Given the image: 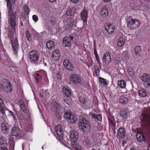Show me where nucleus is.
<instances>
[{
	"label": "nucleus",
	"mask_w": 150,
	"mask_h": 150,
	"mask_svg": "<svg viewBox=\"0 0 150 150\" xmlns=\"http://www.w3.org/2000/svg\"><path fill=\"white\" fill-rule=\"evenodd\" d=\"M8 24L9 26H10L12 29H10L8 30V34L9 33L15 34V33L16 27L18 24V19L17 17L16 13V12H13L12 10V11L10 13L8 11Z\"/></svg>",
	"instance_id": "f257e3e1"
},
{
	"label": "nucleus",
	"mask_w": 150,
	"mask_h": 150,
	"mask_svg": "<svg viewBox=\"0 0 150 150\" xmlns=\"http://www.w3.org/2000/svg\"><path fill=\"white\" fill-rule=\"evenodd\" d=\"M8 38L10 39L11 45L13 54L17 55L19 48V45L18 38L14 37V34H8Z\"/></svg>",
	"instance_id": "f03ea898"
},
{
	"label": "nucleus",
	"mask_w": 150,
	"mask_h": 150,
	"mask_svg": "<svg viewBox=\"0 0 150 150\" xmlns=\"http://www.w3.org/2000/svg\"><path fill=\"white\" fill-rule=\"evenodd\" d=\"M12 91L11 84L6 79H3L0 83V91H5L7 93L11 92Z\"/></svg>",
	"instance_id": "7ed1b4c3"
},
{
	"label": "nucleus",
	"mask_w": 150,
	"mask_h": 150,
	"mask_svg": "<svg viewBox=\"0 0 150 150\" xmlns=\"http://www.w3.org/2000/svg\"><path fill=\"white\" fill-rule=\"evenodd\" d=\"M126 19L127 25L128 27L132 29L138 27L140 23L138 20L136 19H133L130 16H128L125 18Z\"/></svg>",
	"instance_id": "20e7f679"
},
{
	"label": "nucleus",
	"mask_w": 150,
	"mask_h": 150,
	"mask_svg": "<svg viewBox=\"0 0 150 150\" xmlns=\"http://www.w3.org/2000/svg\"><path fill=\"white\" fill-rule=\"evenodd\" d=\"M79 128L84 132H88L90 130V124L88 121L84 118L80 119L79 122Z\"/></svg>",
	"instance_id": "39448f33"
},
{
	"label": "nucleus",
	"mask_w": 150,
	"mask_h": 150,
	"mask_svg": "<svg viewBox=\"0 0 150 150\" xmlns=\"http://www.w3.org/2000/svg\"><path fill=\"white\" fill-rule=\"evenodd\" d=\"M29 58L30 61L35 64L36 66L38 64L37 62L39 57L38 52L35 50L31 51L29 53Z\"/></svg>",
	"instance_id": "423d86ee"
},
{
	"label": "nucleus",
	"mask_w": 150,
	"mask_h": 150,
	"mask_svg": "<svg viewBox=\"0 0 150 150\" xmlns=\"http://www.w3.org/2000/svg\"><path fill=\"white\" fill-rule=\"evenodd\" d=\"M55 131L57 136L61 139V142L64 143L65 141L63 138V130L62 126L59 125H57L55 127Z\"/></svg>",
	"instance_id": "0eeeda50"
},
{
	"label": "nucleus",
	"mask_w": 150,
	"mask_h": 150,
	"mask_svg": "<svg viewBox=\"0 0 150 150\" xmlns=\"http://www.w3.org/2000/svg\"><path fill=\"white\" fill-rule=\"evenodd\" d=\"M64 116L69 122L71 124L74 123L77 120V117L72 115L70 112H66L64 113Z\"/></svg>",
	"instance_id": "6e6552de"
},
{
	"label": "nucleus",
	"mask_w": 150,
	"mask_h": 150,
	"mask_svg": "<svg viewBox=\"0 0 150 150\" xmlns=\"http://www.w3.org/2000/svg\"><path fill=\"white\" fill-rule=\"evenodd\" d=\"M141 78L143 82L146 83V87L150 88V75L148 74H144L141 76Z\"/></svg>",
	"instance_id": "1a4fd4ad"
},
{
	"label": "nucleus",
	"mask_w": 150,
	"mask_h": 150,
	"mask_svg": "<svg viewBox=\"0 0 150 150\" xmlns=\"http://www.w3.org/2000/svg\"><path fill=\"white\" fill-rule=\"evenodd\" d=\"M0 121L2 122L1 125L2 131L4 133L7 134L8 133V128L7 127V122L4 121V118L2 117L0 118Z\"/></svg>",
	"instance_id": "9d476101"
},
{
	"label": "nucleus",
	"mask_w": 150,
	"mask_h": 150,
	"mask_svg": "<svg viewBox=\"0 0 150 150\" xmlns=\"http://www.w3.org/2000/svg\"><path fill=\"white\" fill-rule=\"evenodd\" d=\"M78 133L75 130H73L70 132V138L71 143H75L78 139Z\"/></svg>",
	"instance_id": "9b49d317"
},
{
	"label": "nucleus",
	"mask_w": 150,
	"mask_h": 150,
	"mask_svg": "<svg viewBox=\"0 0 150 150\" xmlns=\"http://www.w3.org/2000/svg\"><path fill=\"white\" fill-rule=\"evenodd\" d=\"M64 67L66 69L70 71H72L74 69L73 65L70 62L68 59H65L63 62Z\"/></svg>",
	"instance_id": "f8f14e48"
},
{
	"label": "nucleus",
	"mask_w": 150,
	"mask_h": 150,
	"mask_svg": "<svg viewBox=\"0 0 150 150\" xmlns=\"http://www.w3.org/2000/svg\"><path fill=\"white\" fill-rule=\"evenodd\" d=\"M70 80L74 83L78 84L81 82V78L78 74H72L70 76Z\"/></svg>",
	"instance_id": "ddd939ff"
},
{
	"label": "nucleus",
	"mask_w": 150,
	"mask_h": 150,
	"mask_svg": "<svg viewBox=\"0 0 150 150\" xmlns=\"http://www.w3.org/2000/svg\"><path fill=\"white\" fill-rule=\"evenodd\" d=\"M82 139L83 145L87 148L90 147L91 146V142L89 139V137L86 135H83Z\"/></svg>",
	"instance_id": "4468645a"
},
{
	"label": "nucleus",
	"mask_w": 150,
	"mask_h": 150,
	"mask_svg": "<svg viewBox=\"0 0 150 150\" xmlns=\"http://www.w3.org/2000/svg\"><path fill=\"white\" fill-rule=\"evenodd\" d=\"M88 10L86 9H83L80 13L81 16L84 22L87 23V19L88 17Z\"/></svg>",
	"instance_id": "2eb2a0df"
},
{
	"label": "nucleus",
	"mask_w": 150,
	"mask_h": 150,
	"mask_svg": "<svg viewBox=\"0 0 150 150\" xmlns=\"http://www.w3.org/2000/svg\"><path fill=\"white\" fill-rule=\"evenodd\" d=\"M21 131L19 128L13 127L12 128L11 131L12 135L15 137L19 136L21 133Z\"/></svg>",
	"instance_id": "dca6fc26"
},
{
	"label": "nucleus",
	"mask_w": 150,
	"mask_h": 150,
	"mask_svg": "<svg viewBox=\"0 0 150 150\" xmlns=\"http://www.w3.org/2000/svg\"><path fill=\"white\" fill-rule=\"evenodd\" d=\"M141 120L145 122L150 126V115L146 113H143L140 117Z\"/></svg>",
	"instance_id": "f3484780"
},
{
	"label": "nucleus",
	"mask_w": 150,
	"mask_h": 150,
	"mask_svg": "<svg viewBox=\"0 0 150 150\" xmlns=\"http://www.w3.org/2000/svg\"><path fill=\"white\" fill-rule=\"evenodd\" d=\"M101 16L103 18H105L109 14L108 9L106 6H103L101 11Z\"/></svg>",
	"instance_id": "a211bd4d"
},
{
	"label": "nucleus",
	"mask_w": 150,
	"mask_h": 150,
	"mask_svg": "<svg viewBox=\"0 0 150 150\" xmlns=\"http://www.w3.org/2000/svg\"><path fill=\"white\" fill-rule=\"evenodd\" d=\"M63 45L65 47H69L71 46V42L68 37H65L62 39Z\"/></svg>",
	"instance_id": "6ab92c4d"
},
{
	"label": "nucleus",
	"mask_w": 150,
	"mask_h": 150,
	"mask_svg": "<svg viewBox=\"0 0 150 150\" xmlns=\"http://www.w3.org/2000/svg\"><path fill=\"white\" fill-rule=\"evenodd\" d=\"M115 28V26L111 24H107L105 26V29L109 34L114 32Z\"/></svg>",
	"instance_id": "aec40b11"
},
{
	"label": "nucleus",
	"mask_w": 150,
	"mask_h": 150,
	"mask_svg": "<svg viewBox=\"0 0 150 150\" xmlns=\"http://www.w3.org/2000/svg\"><path fill=\"white\" fill-rule=\"evenodd\" d=\"M60 56V53L58 50H54L52 53V57L54 60H58Z\"/></svg>",
	"instance_id": "412c9836"
},
{
	"label": "nucleus",
	"mask_w": 150,
	"mask_h": 150,
	"mask_svg": "<svg viewBox=\"0 0 150 150\" xmlns=\"http://www.w3.org/2000/svg\"><path fill=\"white\" fill-rule=\"evenodd\" d=\"M63 94L67 97H69L71 95V91L70 89L66 87H63L62 88Z\"/></svg>",
	"instance_id": "4be33fe9"
},
{
	"label": "nucleus",
	"mask_w": 150,
	"mask_h": 150,
	"mask_svg": "<svg viewBox=\"0 0 150 150\" xmlns=\"http://www.w3.org/2000/svg\"><path fill=\"white\" fill-rule=\"evenodd\" d=\"M111 60L110 54L108 52L105 53L103 56V60L105 62L109 63Z\"/></svg>",
	"instance_id": "5701e85b"
},
{
	"label": "nucleus",
	"mask_w": 150,
	"mask_h": 150,
	"mask_svg": "<svg viewBox=\"0 0 150 150\" xmlns=\"http://www.w3.org/2000/svg\"><path fill=\"white\" fill-rule=\"evenodd\" d=\"M118 136L120 138H123L125 134V130L122 128H120L117 131Z\"/></svg>",
	"instance_id": "b1692460"
},
{
	"label": "nucleus",
	"mask_w": 150,
	"mask_h": 150,
	"mask_svg": "<svg viewBox=\"0 0 150 150\" xmlns=\"http://www.w3.org/2000/svg\"><path fill=\"white\" fill-rule=\"evenodd\" d=\"M137 140L140 142L144 141L145 140V136L140 133H137L136 135Z\"/></svg>",
	"instance_id": "393cba45"
},
{
	"label": "nucleus",
	"mask_w": 150,
	"mask_h": 150,
	"mask_svg": "<svg viewBox=\"0 0 150 150\" xmlns=\"http://www.w3.org/2000/svg\"><path fill=\"white\" fill-rule=\"evenodd\" d=\"M75 10L74 8L72 7L68 8L66 12L67 15L69 16H72L75 14Z\"/></svg>",
	"instance_id": "a878e982"
},
{
	"label": "nucleus",
	"mask_w": 150,
	"mask_h": 150,
	"mask_svg": "<svg viewBox=\"0 0 150 150\" xmlns=\"http://www.w3.org/2000/svg\"><path fill=\"white\" fill-rule=\"evenodd\" d=\"M109 125L111 126L112 127L115 128V126L116 122L113 117L110 118L108 117Z\"/></svg>",
	"instance_id": "bb28decb"
},
{
	"label": "nucleus",
	"mask_w": 150,
	"mask_h": 150,
	"mask_svg": "<svg viewBox=\"0 0 150 150\" xmlns=\"http://www.w3.org/2000/svg\"><path fill=\"white\" fill-rule=\"evenodd\" d=\"M6 110L4 106V102L0 97V111L2 114H5Z\"/></svg>",
	"instance_id": "cd10ccee"
},
{
	"label": "nucleus",
	"mask_w": 150,
	"mask_h": 150,
	"mask_svg": "<svg viewBox=\"0 0 150 150\" xmlns=\"http://www.w3.org/2000/svg\"><path fill=\"white\" fill-rule=\"evenodd\" d=\"M134 53L137 56H139L141 52V50L139 46H137L135 47L134 49Z\"/></svg>",
	"instance_id": "c85d7f7f"
},
{
	"label": "nucleus",
	"mask_w": 150,
	"mask_h": 150,
	"mask_svg": "<svg viewBox=\"0 0 150 150\" xmlns=\"http://www.w3.org/2000/svg\"><path fill=\"white\" fill-rule=\"evenodd\" d=\"M120 115L123 119H126L127 118L128 113L124 110H123L120 112Z\"/></svg>",
	"instance_id": "c756f323"
},
{
	"label": "nucleus",
	"mask_w": 150,
	"mask_h": 150,
	"mask_svg": "<svg viewBox=\"0 0 150 150\" xmlns=\"http://www.w3.org/2000/svg\"><path fill=\"white\" fill-rule=\"evenodd\" d=\"M53 107L55 110L59 111L61 107V105L57 102H54L53 103Z\"/></svg>",
	"instance_id": "7c9ffc66"
},
{
	"label": "nucleus",
	"mask_w": 150,
	"mask_h": 150,
	"mask_svg": "<svg viewBox=\"0 0 150 150\" xmlns=\"http://www.w3.org/2000/svg\"><path fill=\"white\" fill-rule=\"evenodd\" d=\"M125 42V39L122 37L120 38L117 42L118 45L120 47H122L124 44Z\"/></svg>",
	"instance_id": "2f4dec72"
},
{
	"label": "nucleus",
	"mask_w": 150,
	"mask_h": 150,
	"mask_svg": "<svg viewBox=\"0 0 150 150\" xmlns=\"http://www.w3.org/2000/svg\"><path fill=\"white\" fill-rule=\"evenodd\" d=\"M54 43L52 41H49L46 43V47L48 49H52L54 46Z\"/></svg>",
	"instance_id": "473e14b6"
},
{
	"label": "nucleus",
	"mask_w": 150,
	"mask_h": 150,
	"mask_svg": "<svg viewBox=\"0 0 150 150\" xmlns=\"http://www.w3.org/2000/svg\"><path fill=\"white\" fill-rule=\"evenodd\" d=\"M128 98L124 96H121L119 99L120 103L124 104L127 103L128 102Z\"/></svg>",
	"instance_id": "72a5a7b5"
},
{
	"label": "nucleus",
	"mask_w": 150,
	"mask_h": 150,
	"mask_svg": "<svg viewBox=\"0 0 150 150\" xmlns=\"http://www.w3.org/2000/svg\"><path fill=\"white\" fill-rule=\"evenodd\" d=\"M93 117L95 119H96L99 121H101L102 120V117L101 115L99 114H96L93 113L92 115Z\"/></svg>",
	"instance_id": "f704fd0d"
},
{
	"label": "nucleus",
	"mask_w": 150,
	"mask_h": 150,
	"mask_svg": "<svg viewBox=\"0 0 150 150\" xmlns=\"http://www.w3.org/2000/svg\"><path fill=\"white\" fill-rule=\"evenodd\" d=\"M138 94L141 97H144L146 96L147 93L146 91L144 90H141L139 91Z\"/></svg>",
	"instance_id": "c9c22d12"
},
{
	"label": "nucleus",
	"mask_w": 150,
	"mask_h": 150,
	"mask_svg": "<svg viewBox=\"0 0 150 150\" xmlns=\"http://www.w3.org/2000/svg\"><path fill=\"white\" fill-rule=\"evenodd\" d=\"M121 57L124 60H127L129 58V55L127 52L123 51Z\"/></svg>",
	"instance_id": "e433bc0d"
},
{
	"label": "nucleus",
	"mask_w": 150,
	"mask_h": 150,
	"mask_svg": "<svg viewBox=\"0 0 150 150\" xmlns=\"http://www.w3.org/2000/svg\"><path fill=\"white\" fill-rule=\"evenodd\" d=\"M118 86L122 88H124L126 86V82L125 81L122 80L119 81L118 82Z\"/></svg>",
	"instance_id": "4c0bfd02"
},
{
	"label": "nucleus",
	"mask_w": 150,
	"mask_h": 150,
	"mask_svg": "<svg viewBox=\"0 0 150 150\" xmlns=\"http://www.w3.org/2000/svg\"><path fill=\"white\" fill-rule=\"evenodd\" d=\"M25 35L26 38L28 41H30L32 40L31 35L28 30H27L25 32Z\"/></svg>",
	"instance_id": "58836bf2"
},
{
	"label": "nucleus",
	"mask_w": 150,
	"mask_h": 150,
	"mask_svg": "<svg viewBox=\"0 0 150 150\" xmlns=\"http://www.w3.org/2000/svg\"><path fill=\"white\" fill-rule=\"evenodd\" d=\"M7 5L9 9V13L12 11V5L11 3V0H8L7 1Z\"/></svg>",
	"instance_id": "ea45409f"
},
{
	"label": "nucleus",
	"mask_w": 150,
	"mask_h": 150,
	"mask_svg": "<svg viewBox=\"0 0 150 150\" xmlns=\"http://www.w3.org/2000/svg\"><path fill=\"white\" fill-rule=\"evenodd\" d=\"M54 115L59 120L61 119V116L59 114V111H57V110H54Z\"/></svg>",
	"instance_id": "a19ab883"
},
{
	"label": "nucleus",
	"mask_w": 150,
	"mask_h": 150,
	"mask_svg": "<svg viewBox=\"0 0 150 150\" xmlns=\"http://www.w3.org/2000/svg\"><path fill=\"white\" fill-rule=\"evenodd\" d=\"M79 100L80 103L82 104H85L86 101V98L82 96L79 97Z\"/></svg>",
	"instance_id": "79ce46f5"
},
{
	"label": "nucleus",
	"mask_w": 150,
	"mask_h": 150,
	"mask_svg": "<svg viewBox=\"0 0 150 150\" xmlns=\"http://www.w3.org/2000/svg\"><path fill=\"white\" fill-rule=\"evenodd\" d=\"M35 79L37 83H39L41 80V76L39 74L37 73L35 76Z\"/></svg>",
	"instance_id": "37998d69"
},
{
	"label": "nucleus",
	"mask_w": 150,
	"mask_h": 150,
	"mask_svg": "<svg viewBox=\"0 0 150 150\" xmlns=\"http://www.w3.org/2000/svg\"><path fill=\"white\" fill-rule=\"evenodd\" d=\"M72 144L73 145L74 148L76 150H80L81 149V146L77 144L76 143H72Z\"/></svg>",
	"instance_id": "c03bdc74"
},
{
	"label": "nucleus",
	"mask_w": 150,
	"mask_h": 150,
	"mask_svg": "<svg viewBox=\"0 0 150 150\" xmlns=\"http://www.w3.org/2000/svg\"><path fill=\"white\" fill-rule=\"evenodd\" d=\"M99 81L100 83H103L105 85H107L108 84V83L106 81V80L102 77L99 78Z\"/></svg>",
	"instance_id": "a18cd8bd"
},
{
	"label": "nucleus",
	"mask_w": 150,
	"mask_h": 150,
	"mask_svg": "<svg viewBox=\"0 0 150 150\" xmlns=\"http://www.w3.org/2000/svg\"><path fill=\"white\" fill-rule=\"evenodd\" d=\"M127 72L131 76H133L134 75V71L132 69H128L127 70Z\"/></svg>",
	"instance_id": "49530a36"
},
{
	"label": "nucleus",
	"mask_w": 150,
	"mask_h": 150,
	"mask_svg": "<svg viewBox=\"0 0 150 150\" xmlns=\"http://www.w3.org/2000/svg\"><path fill=\"white\" fill-rule=\"evenodd\" d=\"M23 8L25 13L26 15L28 14L29 11V9L28 7L26 5H25L23 7Z\"/></svg>",
	"instance_id": "de8ad7c7"
},
{
	"label": "nucleus",
	"mask_w": 150,
	"mask_h": 150,
	"mask_svg": "<svg viewBox=\"0 0 150 150\" xmlns=\"http://www.w3.org/2000/svg\"><path fill=\"white\" fill-rule=\"evenodd\" d=\"M21 108L22 110L25 113L26 112V108L24 104L22 105H21Z\"/></svg>",
	"instance_id": "09e8293b"
},
{
	"label": "nucleus",
	"mask_w": 150,
	"mask_h": 150,
	"mask_svg": "<svg viewBox=\"0 0 150 150\" xmlns=\"http://www.w3.org/2000/svg\"><path fill=\"white\" fill-rule=\"evenodd\" d=\"M74 20L72 19H70L69 20L68 23V25L70 26L71 27L74 24Z\"/></svg>",
	"instance_id": "8fccbe9b"
},
{
	"label": "nucleus",
	"mask_w": 150,
	"mask_h": 150,
	"mask_svg": "<svg viewBox=\"0 0 150 150\" xmlns=\"http://www.w3.org/2000/svg\"><path fill=\"white\" fill-rule=\"evenodd\" d=\"M64 102L68 105H69L70 104V100L69 98H64Z\"/></svg>",
	"instance_id": "3c124183"
},
{
	"label": "nucleus",
	"mask_w": 150,
	"mask_h": 150,
	"mask_svg": "<svg viewBox=\"0 0 150 150\" xmlns=\"http://www.w3.org/2000/svg\"><path fill=\"white\" fill-rule=\"evenodd\" d=\"M33 20L35 22H36L38 20V16L35 15H33L32 16Z\"/></svg>",
	"instance_id": "603ef678"
},
{
	"label": "nucleus",
	"mask_w": 150,
	"mask_h": 150,
	"mask_svg": "<svg viewBox=\"0 0 150 150\" xmlns=\"http://www.w3.org/2000/svg\"><path fill=\"white\" fill-rule=\"evenodd\" d=\"M115 62L117 64H119V63L120 62V58L119 57H116L115 58Z\"/></svg>",
	"instance_id": "864d4df0"
},
{
	"label": "nucleus",
	"mask_w": 150,
	"mask_h": 150,
	"mask_svg": "<svg viewBox=\"0 0 150 150\" xmlns=\"http://www.w3.org/2000/svg\"><path fill=\"white\" fill-rule=\"evenodd\" d=\"M34 39V40H38L40 39V37L38 34H35V35Z\"/></svg>",
	"instance_id": "5fc2aeb1"
},
{
	"label": "nucleus",
	"mask_w": 150,
	"mask_h": 150,
	"mask_svg": "<svg viewBox=\"0 0 150 150\" xmlns=\"http://www.w3.org/2000/svg\"><path fill=\"white\" fill-rule=\"evenodd\" d=\"M99 72L100 71L98 68H97V69H95V73L97 76H98L99 75Z\"/></svg>",
	"instance_id": "6e6d98bb"
},
{
	"label": "nucleus",
	"mask_w": 150,
	"mask_h": 150,
	"mask_svg": "<svg viewBox=\"0 0 150 150\" xmlns=\"http://www.w3.org/2000/svg\"><path fill=\"white\" fill-rule=\"evenodd\" d=\"M9 143L12 147H14V141H10Z\"/></svg>",
	"instance_id": "4d7b16f0"
},
{
	"label": "nucleus",
	"mask_w": 150,
	"mask_h": 150,
	"mask_svg": "<svg viewBox=\"0 0 150 150\" xmlns=\"http://www.w3.org/2000/svg\"><path fill=\"white\" fill-rule=\"evenodd\" d=\"M21 21H22L23 22L25 23L27 22L26 18L25 17H22Z\"/></svg>",
	"instance_id": "13d9d810"
},
{
	"label": "nucleus",
	"mask_w": 150,
	"mask_h": 150,
	"mask_svg": "<svg viewBox=\"0 0 150 150\" xmlns=\"http://www.w3.org/2000/svg\"><path fill=\"white\" fill-rule=\"evenodd\" d=\"M9 112L10 113V115L12 116V117L14 119H15L16 117L14 115L13 113L11 111V110H10L9 111Z\"/></svg>",
	"instance_id": "bf43d9fd"
},
{
	"label": "nucleus",
	"mask_w": 150,
	"mask_h": 150,
	"mask_svg": "<svg viewBox=\"0 0 150 150\" xmlns=\"http://www.w3.org/2000/svg\"><path fill=\"white\" fill-rule=\"evenodd\" d=\"M57 79L59 80H60L62 79L61 76L60 75H59L58 73L57 74Z\"/></svg>",
	"instance_id": "052dcab7"
},
{
	"label": "nucleus",
	"mask_w": 150,
	"mask_h": 150,
	"mask_svg": "<svg viewBox=\"0 0 150 150\" xmlns=\"http://www.w3.org/2000/svg\"><path fill=\"white\" fill-rule=\"evenodd\" d=\"M71 1L74 4L78 3L79 0H71Z\"/></svg>",
	"instance_id": "680f3d73"
},
{
	"label": "nucleus",
	"mask_w": 150,
	"mask_h": 150,
	"mask_svg": "<svg viewBox=\"0 0 150 150\" xmlns=\"http://www.w3.org/2000/svg\"><path fill=\"white\" fill-rule=\"evenodd\" d=\"M18 102L20 105L24 104L23 102L21 99L19 100Z\"/></svg>",
	"instance_id": "e2e57ef3"
},
{
	"label": "nucleus",
	"mask_w": 150,
	"mask_h": 150,
	"mask_svg": "<svg viewBox=\"0 0 150 150\" xmlns=\"http://www.w3.org/2000/svg\"><path fill=\"white\" fill-rule=\"evenodd\" d=\"M44 64V66H46L47 65V64L46 63H44L43 61H40V62H39V64Z\"/></svg>",
	"instance_id": "0e129e2a"
},
{
	"label": "nucleus",
	"mask_w": 150,
	"mask_h": 150,
	"mask_svg": "<svg viewBox=\"0 0 150 150\" xmlns=\"http://www.w3.org/2000/svg\"><path fill=\"white\" fill-rule=\"evenodd\" d=\"M95 57L96 59L97 60V61L98 62V61H99V57L98 54L96 55H95Z\"/></svg>",
	"instance_id": "69168bd1"
},
{
	"label": "nucleus",
	"mask_w": 150,
	"mask_h": 150,
	"mask_svg": "<svg viewBox=\"0 0 150 150\" xmlns=\"http://www.w3.org/2000/svg\"><path fill=\"white\" fill-rule=\"evenodd\" d=\"M69 40L71 41H72L73 40V39H74V38L73 37V36H72L71 35H70L69 36Z\"/></svg>",
	"instance_id": "338daca9"
},
{
	"label": "nucleus",
	"mask_w": 150,
	"mask_h": 150,
	"mask_svg": "<svg viewBox=\"0 0 150 150\" xmlns=\"http://www.w3.org/2000/svg\"><path fill=\"white\" fill-rule=\"evenodd\" d=\"M0 150H8V149L6 148L1 147L0 148Z\"/></svg>",
	"instance_id": "774afa93"
}]
</instances>
